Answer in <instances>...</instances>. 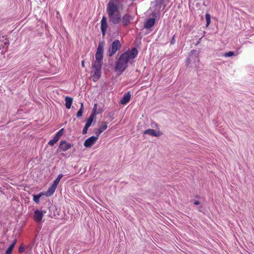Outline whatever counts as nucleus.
Returning <instances> with one entry per match:
<instances>
[{
    "mask_svg": "<svg viewBox=\"0 0 254 254\" xmlns=\"http://www.w3.org/2000/svg\"><path fill=\"white\" fill-rule=\"evenodd\" d=\"M193 204L194 205H199L200 204V202L198 200H194V202H193Z\"/></svg>",
    "mask_w": 254,
    "mask_h": 254,
    "instance_id": "72a5a7b5",
    "label": "nucleus"
},
{
    "mask_svg": "<svg viewBox=\"0 0 254 254\" xmlns=\"http://www.w3.org/2000/svg\"><path fill=\"white\" fill-rule=\"evenodd\" d=\"M197 210L201 212V213H202L203 214L205 213V207L203 205H199L197 208Z\"/></svg>",
    "mask_w": 254,
    "mask_h": 254,
    "instance_id": "a878e982",
    "label": "nucleus"
},
{
    "mask_svg": "<svg viewBox=\"0 0 254 254\" xmlns=\"http://www.w3.org/2000/svg\"><path fill=\"white\" fill-rule=\"evenodd\" d=\"M8 43H8V42H5L4 43V45L6 46V45H8Z\"/></svg>",
    "mask_w": 254,
    "mask_h": 254,
    "instance_id": "4c0bfd02",
    "label": "nucleus"
},
{
    "mask_svg": "<svg viewBox=\"0 0 254 254\" xmlns=\"http://www.w3.org/2000/svg\"><path fill=\"white\" fill-rule=\"evenodd\" d=\"M44 195V192L42 191L38 193V194H34L33 195V200L36 203L39 204L40 202V197Z\"/></svg>",
    "mask_w": 254,
    "mask_h": 254,
    "instance_id": "6ab92c4d",
    "label": "nucleus"
},
{
    "mask_svg": "<svg viewBox=\"0 0 254 254\" xmlns=\"http://www.w3.org/2000/svg\"><path fill=\"white\" fill-rule=\"evenodd\" d=\"M96 114H95L94 113H92L90 115L89 117L87 120L85 125H87L89 127H90L92 125L93 120L96 118Z\"/></svg>",
    "mask_w": 254,
    "mask_h": 254,
    "instance_id": "f3484780",
    "label": "nucleus"
},
{
    "mask_svg": "<svg viewBox=\"0 0 254 254\" xmlns=\"http://www.w3.org/2000/svg\"><path fill=\"white\" fill-rule=\"evenodd\" d=\"M83 112V103L81 102V103H80V109L77 112L76 117L77 118H80V117H82Z\"/></svg>",
    "mask_w": 254,
    "mask_h": 254,
    "instance_id": "aec40b11",
    "label": "nucleus"
},
{
    "mask_svg": "<svg viewBox=\"0 0 254 254\" xmlns=\"http://www.w3.org/2000/svg\"><path fill=\"white\" fill-rule=\"evenodd\" d=\"M175 35H174L170 41L171 45H174L175 43Z\"/></svg>",
    "mask_w": 254,
    "mask_h": 254,
    "instance_id": "2f4dec72",
    "label": "nucleus"
},
{
    "mask_svg": "<svg viewBox=\"0 0 254 254\" xmlns=\"http://www.w3.org/2000/svg\"><path fill=\"white\" fill-rule=\"evenodd\" d=\"M205 19L206 20V26L208 27L211 22V16H210V14L208 12H206L205 13Z\"/></svg>",
    "mask_w": 254,
    "mask_h": 254,
    "instance_id": "5701e85b",
    "label": "nucleus"
},
{
    "mask_svg": "<svg viewBox=\"0 0 254 254\" xmlns=\"http://www.w3.org/2000/svg\"><path fill=\"white\" fill-rule=\"evenodd\" d=\"M97 137L92 136L86 139L84 142V146L86 148L91 147L97 141Z\"/></svg>",
    "mask_w": 254,
    "mask_h": 254,
    "instance_id": "1a4fd4ad",
    "label": "nucleus"
},
{
    "mask_svg": "<svg viewBox=\"0 0 254 254\" xmlns=\"http://www.w3.org/2000/svg\"><path fill=\"white\" fill-rule=\"evenodd\" d=\"M89 127L88 125H85V127H84L83 130H82V134H85L87 133V130H88V128L89 127Z\"/></svg>",
    "mask_w": 254,
    "mask_h": 254,
    "instance_id": "c85d7f7f",
    "label": "nucleus"
},
{
    "mask_svg": "<svg viewBox=\"0 0 254 254\" xmlns=\"http://www.w3.org/2000/svg\"><path fill=\"white\" fill-rule=\"evenodd\" d=\"M97 104L96 103L94 105L93 109L92 112V113H94L95 114H96V115L100 114L101 112L100 111H97Z\"/></svg>",
    "mask_w": 254,
    "mask_h": 254,
    "instance_id": "cd10ccee",
    "label": "nucleus"
},
{
    "mask_svg": "<svg viewBox=\"0 0 254 254\" xmlns=\"http://www.w3.org/2000/svg\"><path fill=\"white\" fill-rule=\"evenodd\" d=\"M237 54H236L234 52L229 51L228 52H226L224 54L223 56L225 57H230L233 56H236Z\"/></svg>",
    "mask_w": 254,
    "mask_h": 254,
    "instance_id": "b1692460",
    "label": "nucleus"
},
{
    "mask_svg": "<svg viewBox=\"0 0 254 254\" xmlns=\"http://www.w3.org/2000/svg\"><path fill=\"white\" fill-rule=\"evenodd\" d=\"M71 146L72 145L70 143L67 142L66 140H61L57 149V151H66L71 148Z\"/></svg>",
    "mask_w": 254,
    "mask_h": 254,
    "instance_id": "423d86ee",
    "label": "nucleus"
},
{
    "mask_svg": "<svg viewBox=\"0 0 254 254\" xmlns=\"http://www.w3.org/2000/svg\"><path fill=\"white\" fill-rule=\"evenodd\" d=\"M123 6L119 0H110L107 5V12L109 21L114 25L119 24L121 21V14L118 6Z\"/></svg>",
    "mask_w": 254,
    "mask_h": 254,
    "instance_id": "7ed1b4c3",
    "label": "nucleus"
},
{
    "mask_svg": "<svg viewBox=\"0 0 254 254\" xmlns=\"http://www.w3.org/2000/svg\"><path fill=\"white\" fill-rule=\"evenodd\" d=\"M152 15L154 16V17H156V13L155 12H152Z\"/></svg>",
    "mask_w": 254,
    "mask_h": 254,
    "instance_id": "e433bc0d",
    "label": "nucleus"
},
{
    "mask_svg": "<svg viewBox=\"0 0 254 254\" xmlns=\"http://www.w3.org/2000/svg\"><path fill=\"white\" fill-rule=\"evenodd\" d=\"M17 242V240L14 239L12 243L10 245L8 248L7 249L5 252V254H11L12 250L14 248V246Z\"/></svg>",
    "mask_w": 254,
    "mask_h": 254,
    "instance_id": "a211bd4d",
    "label": "nucleus"
},
{
    "mask_svg": "<svg viewBox=\"0 0 254 254\" xmlns=\"http://www.w3.org/2000/svg\"><path fill=\"white\" fill-rule=\"evenodd\" d=\"M198 56L199 52H198L196 50H192L191 51L190 54V57L191 58V59H193L194 60H197V61L198 63L199 62Z\"/></svg>",
    "mask_w": 254,
    "mask_h": 254,
    "instance_id": "2eb2a0df",
    "label": "nucleus"
},
{
    "mask_svg": "<svg viewBox=\"0 0 254 254\" xmlns=\"http://www.w3.org/2000/svg\"><path fill=\"white\" fill-rule=\"evenodd\" d=\"M138 52L135 47L132 48L131 50H127L122 54L117 60L115 69L116 71H119L122 73L128 67V63H132L131 61L135 59Z\"/></svg>",
    "mask_w": 254,
    "mask_h": 254,
    "instance_id": "f257e3e1",
    "label": "nucleus"
},
{
    "mask_svg": "<svg viewBox=\"0 0 254 254\" xmlns=\"http://www.w3.org/2000/svg\"><path fill=\"white\" fill-rule=\"evenodd\" d=\"M65 107L67 109H69L71 108L72 102L73 98L69 96H66L65 98Z\"/></svg>",
    "mask_w": 254,
    "mask_h": 254,
    "instance_id": "dca6fc26",
    "label": "nucleus"
},
{
    "mask_svg": "<svg viewBox=\"0 0 254 254\" xmlns=\"http://www.w3.org/2000/svg\"><path fill=\"white\" fill-rule=\"evenodd\" d=\"M155 23V17L148 18L144 24V27L147 29H150L154 25Z\"/></svg>",
    "mask_w": 254,
    "mask_h": 254,
    "instance_id": "f8f14e48",
    "label": "nucleus"
},
{
    "mask_svg": "<svg viewBox=\"0 0 254 254\" xmlns=\"http://www.w3.org/2000/svg\"><path fill=\"white\" fill-rule=\"evenodd\" d=\"M191 58L190 57V58H188L186 60V63L188 65L190 64V61H191Z\"/></svg>",
    "mask_w": 254,
    "mask_h": 254,
    "instance_id": "473e14b6",
    "label": "nucleus"
},
{
    "mask_svg": "<svg viewBox=\"0 0 254 254\" xmlns=\"http://www.w3.org/2000/svg\"><path fill=\"white\" fill-rule=\"evenodd\" d=\"M64 128H62L59 130L55 135L53 138L50 140L48 144L50 146H53L60 139V138L63 135L64 133Z\"/></svg>",
    "mask_w": 254,
    "mask_h": 254,
    "instance_id": "39448f33",
    "label": "nucleus"
},
{
    "mask_svg": "<svg viewBox=\"0 0 254 254\" xmlns=\"http://www.w3.org/2000/svg\"><path fill=\"white\" fill-rule=\"evenodd\" d=\"M108 123L105 121H103L101 122V126L99 127V128L102 131H104L107 128Z\"/></svg>",
    "mask_w": 254,
    "mask_h": 254,
    "instance_id": "4be33fe9",
    "label": "nucleus"
},
{
    "mask_svg": "<svg viewBox=\"0 0 254 254\" xmlns=\"http://www.w3.org/2000/svg\"><path fill=\"white\" fill-rule=\"evenodd\" d=\"M164 2V0H155L152 3H154V6H158L161 5Z\"/></svg>",
    "mask_w": 254,
    "mask_h": 254,
    "instance_id": "393cba45",
    "label": "nucleus"
},
{
    "mask_svg": "<svg viewBox=\"0 0 254 254\" xmlns=\"http://www.w3.org/2000/svg\"><path fill=\"white\" fill-rule=\"evenodd\" d=\"M130 96V92L129 91H128L124 95L122 99L120 101V103L123 105L126 104L129 101Z\"/></svg>",
    "mask_w": 254,
    "mask_h": 254,
    "instance_id": "4468645a",
    "label": "nucleus"
},
{
    "mask_svg": "<svg viewBox=\"0 0 254 254\" xmlns=\"http://www.w3.org/2000/svg\"><path fill=\"white\" fill-rule=\"evenodd\" d=\"M143 134H147L152 136L158 137L162 134V132L160 131H156L155 129L152 128L147 129L144 130Z\"/></svg>",
    "mask_w": 254,
    "mask_h": 254,
    "instance_id": "9d476101",
    "label": "nucleus"
},
{
    "mask_svg": "<svg viewBox=\"0 0 254 254\" xmlns=\"http://www.w3.org/2000/svg\"><path fill=\"white\" fill-rule=\"evenodd\" d=\"M122 47L120 41L119 40H115L110 45L108 51L107 55L109 57H112Z\"/></svg>",
    "mask_w": 254,
    "mask_h": 254,
    "instance_id": "20e7f679",
    "label": "nucleus"
},
{
    "mask_svg": "<svg viewBox=\"0 0 254 254\" xmlns=\"http://www.w3.org/2000/svg\"><path fill=\"white\" fill-rule=\"evenodd\" d=\"M123 26L126 27L130 24L131 20V15L128 13L124 14L122 18L121 17Z\"/></svg>",
    "mask_w": 254,
    "mask_h": 254,
    "instance_id": "9b49d317",
    "label": "nucleus"
},
{
    "mask_svg": "<svg viewBox=\"0 0 254 254\" xmlns=\"http://www.w3.org/2000/svg\"><path fill=\"white\" fill-rule=\"evenodd\" d=\"M1 47H3V45H2V44H1V45H0V49L1 48Z\"/></svg>",
    "mask_w": 254,
    "mask_h": 254,
    "instance_id": "58836bf2",
    "label": "nucleus"
},
{
    "mask_svg": "<svg viewBox=\"0 0 254 254\" xmlns=\"http://www.w3.org/2000/svg\"><path fill=\"white\" fill-rule=\"evenodd\" d=\"M63 177V175L62 174H60L56 178V179L54 181L53 184L55 185L57 187L58 184H59L60 180Z\"/></svg>",
    "mask_w": 254,
    "mask_h": 254,
    "instance_id": "412c9836",
    "label": "nucleus"
},
{
    "mask_svg": "<svg viewBox=\"0 0 254 254\" xmlns=\"http://www.w3.org/2000/svg\"><path fill=\"white\" fill-rule=\"evenodd\" d=\"M95 134H96V136H95V137H97V139L98 138L99 135L103 132V131H101L99 128L97 129L96 131H95Z\"/></svg>",
    "mask_w": 254,
    "mask_h": 254,
    "instance_id": "7c9ffc66",
    "label": "nucleus"
},
{
    "mask_svg": "<svg viewBox=\"0 0 254 254\" xmlns=\"http://www.w3.org/2000/svg\"><path fill=\"white\" fill-rule=\"evenodd\" d=\"M57 187L56 186L52 184V185L49 188L47 191L45 192H44V195L47 197L51 196L55 192Z\"/></svg>",
    "mask_w": 254,
    "mask_h": 254,
    "instance_id": "ddd939ff",
    "label": "nucleus"
},
{
    "mask_svg": "<svg viewBox=\"0 0 254 254\" xmlns=\"http://www.w3.org/2000/svg\"><path fill=\"white\" fill-rule=\"evenodd\" d=\"M61 155L63 157H67V155H66V153H62L61 154Z\"/></svg>",
    "mask_w": 254,
    "mask_h": 254,
    "instance_id": "f704fd0d",
    "label": "nucleus"
},
{
    "mask_svg": "<svg viewBox=\"0 0 254 254\" xmlns=\"http://www.w3.org/2000/svg\"><path fill=\"white\" fill-rule=\"evenodd\" d=\"M25 251V248H24V246L23 244H21L19 247V249H18V252L19 253H22L24 251Z\"/></svg>",
    "mask_w": 254,
    "mask_h": 254,
    "instance_id": "c756f323",
    "label": "nucleus"
},
{
    "mask_svg": "<svg viewBox=\"0 0 254 254\" xmlns=\"http://www.w3.org/2000/svg\"><path fill=\"white\" fill-rule=\"evenodd\" d=\"M104 44L100 42L95 57V61L92 64V77L93 82L97 81L101 77L102 66L103 64Z\"/></svg>",
    "mask_w": 254,
    "mask_h": 254,
    "instance_id": "f03ea898",
    "label": "nucleus"
},
{
    "mask_svg": "<svg viewBox=\"0 0 254 254\" xmlns=\"http://www.w3.org/2000/svg\"><path fill=\"white\" fill-rule=\"evenodd\" d=\"M44 213H46V211L40 210L39 209H36L34 211V219L36 222L39 223L41 221L43 217Z\"/></svg>",
    "mask_w": 254,
    "mask_h": 254,
    "instance_id": "6e6552de",
    "label": "nucleus"
},
{
    "mask_svg": "<svg viewBox=\"0 0 254 254\" xmlns=\"http://www.w3.org/2000/svg\"><path fill=\"white\" fill-rule=\"evenodd\" d=\"M107 27L108 24L107 17L105 16H103L101 21V31L103 36H105L106 33Z\"/></svg>",
    "mask_w": 254,
    "mask_h": 254,
    "instance_id": "0eeeda50",
    "label": "nucleus"
},
{
    "mask_svg": "<svg viewBox=\"0 0 254 254\" xmlns=\"http://www.w3.org/2000/svg\"><path fill=\"white\" fill-rule=\"evenodd\" d=\"M81 66H82V67H84V66H85V64H84V61H82L81 62Z\"/></svg>",
    "mask_w": 254,
    "mask_h": 254,
    "instance_id": "c9c22d12",
    "label": "nucleus"
},
{
    "mask_svg": "<svg viewBox=\"0 0 254 254\" xmlns=\"http://www.w3.org/2000/svg\"><path fill=\"white\" fill-rule=\"evenodd\" d=\"M199 41H198V42H197V43L196 44V45H197L199 44Z\"/></svg>",
    "mask_w": 254,
    "mask_h": 254,
    "instance_id": "ea45409f",
    "label": "nucleus"
},
{
    "mask_svg": "<svg viewBox=\"0 0 254 254\" xmlns=\"http://www.w3.org/2000/svg\"><path fill=\"white\" fill-rule=\"evenodd\" d=\"M115 112L113 111L110 112L108 115V118L110 119V121H112L114 120Z\"/></svg>",
    "mask_w": 254,
    "mask_h": 254,
    "instance_id": "bb28decb",
    "label": "nucleus"
}]
</instances>
